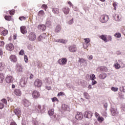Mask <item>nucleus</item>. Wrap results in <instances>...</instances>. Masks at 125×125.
Instances as JSON below:
<instances>
[{"mask_svg": "<svg viewBox=\"0 0 125 125\" xmlns=\"http://www.w3.org/2000/svg\"><path fill=\"white\" fill-rule=\"evenodd\" d=\"M99 77L101 80H104V79H105V78L107 77V74L105 73L101 74Z\"/></svg>", "mask_w": 125, "mask_h": 125, "instance_id": "obj_28", "label": "nucleus"}, {"mask_svg": "<svg viewBox=\"0 0 125 125\" xmlns=\"http://www.w3.org/2000/svg\"><path fill=\"white\" fill-rule=\"evenodd\" d=\"M27 80H28V78H22L21 80L20 83L21 86L24 87L25 86V85H26L27 83Z\"/></svg>", "mask_w": 125, "mask_h": 125, "instance_id": "obj_13", "label": "nucleus"}, {"mask_svg": "<svg viewBox=\"0 0 125 125\" xmlns=\"http://www.w3.org/2000/svg\"><path fill=\"white\" fill-rule=\"evenodd\" d=\"M20 55H24L25 54V53L24 52V50H21L20 52H19Z\"/></svg>", "mask_w": 125, "mask_h": 125, "instance_id": "obj_54", "label": "nucleus"}, {"mask_svg": "<svg viewBox=\"0 0 125 125\" xmlns=\"http://www.w3.org/2000/svg\"><path fill=\"white\" fill-rule=\"evenodd\" d=\"M24 59L25 63H28V57H27V55H25L24 56Z\"/></svg>", "mask_w": 125, "mask_h": 125, "instance_id": "obj_51", "label": "nucleus"}, {"mask_svg": "<svg viewBox=\"0 0 125 125\" xmlns=\"http://www.w3.org/2000/svg\"><path fill=\"white\" fill-rule=\"evenodd\" d=\"M19 19L21 21H23V20L25 21L26 20V17L24 16L20 17Z\"/></svg>", "mask_w": 125, "mask_h": 125, "instance_id": "obj_44", "label": "nucleus"}, {"mask_svg": "<svg viewBox=\"0 0 125 125\" xmlns=\"http://www.w3.org/2000/svg\"><path fill=\"white\" fill-rule=\"evenodd\" d=\"M3 54V51H2V48L0 47V55H2Z\"/></svg>", "mask_w": 125, "mask_h": 125, "instance_id": "obj_59", "label": "nucleus"}, {"mask_svg": "<svg viewBox=\"0 0 125 125\" xmlns=\"http://www.w3.org/2000/svg\"><path fill=\"white\" fill-rule=\"evenodd\" d=\"M38 28L39 29V30H41L42 31V32H43L46 29V26H45L44 24H40L38 25Z\"/></svg>", "mask_w": 125, "mask_h": 125, "instance_id": "obj_17", "label": "nucleus"}, {"mask_svg": "<svg viewBox=\"0 0 125 125\" xmlns=\"http://www.w3.org/2000/svg\"><path fill=\"white\" fill-rule=\"evenodd\" d=\"M108 107V104L105 103L104 104V108L105 111H107V107Z\"/></svg>", "mask_w": 125, "mask_h": 125, "instance_id": "obj_56", "label": "nucleus"}, {"mask_svg": "<svg viewBox=\"0 0 125 125\" xmlns=\"http://www.w3.org/2000/svg\"><path fill=\"white\" fill-rule=\"evenodd\" d=\"M83 117V116L82 112H77V115L75 116V119L78 121H81V120H82Z\"/></svg>", "mask_w": 125, "mask_h": 125, "instance_id": "obj_10", "label": "nucleus"}, {"mask_svg": "<svg viewBox=\"0 0 125 125\" xmlns=\"http://www.w3.org/2000/svg\"><path fill=\"white\" fill-rule=\"evenodd\" d=\"M48 113L50 117H51V116H53V114H54V109H51L49 110L48 111Z\"/></svg>", "mask_w": 125, "mask_h": 125, "instance_id": "obj_29", "label": "nucleus"}, {"mask_svg": "<svg viewBox=\"0 0 125 125\" xmlns=\"http://www.w3.org/2000/svg\"><path fill=\"white\" fill-rule=\"evenodd\" d=\"M8 34V31L7 30H4L1 32V36H6Z\"/></svg>", "mask_w": 125, "mask_h": 125, "instance_id": "obj_33", "label": "nucleus"}, {"mask_svg": "<svg viewBox=\"0 0 125 125\" xmlns=\"http://www.w3.org/2000/svg\"><path fill=\"white\" fill-rule=\"evenodd\" d=\"M11 16H5L4 18L7 21H10L11 20Z\"/></svg>", "mask_w": 125, "mask_h": 125, "instance_id": "obj_36", "label": "nucleus"}, {"mask_svg": "<svg viewBox=\"0 0 125 125\" xmlns=\"http://www.w3.org/2000/svg\"><path fill=\"white\" fill-rule=\"evenodd\" d=\"M51 25V21H48L46 22V26L47 27H50V25Z\"/></svg>", "mask_w": 125, "mask_h": 125, "instance_id": "obj_41", "label": "nucleus"}, {"mask_svg": "<svg viewBox=\"0 0 125 125\" xmlns=\"http://www.w3.org/2000/svg\"><path fill=\"white\" fill-rule=\"evenodd\" d=\"M5 48L6 50L8 51H12V50H14V45L12 43H10L6 45Z\"/></svg>", "mask_w": 125, "mask_h": 125, "instance_id": "obj_4", "label": "nucleus"}, {"mask_svg": "<svg viewBox=\"0 0 125 125\" xmlns=\"http://www.w3.org/2000/svg\"><path fill=\"white\" fill-rule=\"evenodd\" d=\"M52 101L53 102H54V101H58V102L59 101H58V98H57L56 97H54V98H52Z\"/></svg>", "mask_w": 125, "mask_h": 125, "instance_id": "obj_58", "label": "nucleus"}, {"mask_svg": "<svg viewBox=\"0 0 125 125\" xmlns=\"http://www.w3.org/2000/svg\"><path fill=\"white\" fill-rule=\"evenodd\" d=\"M21 32V34L25 35V34H27V27L25 26H22L20 27Z\"/></svg>", "mask_w": 125, "mask_h": 125, "instance_id": "obj_15", "label": "nucleus"}, {"mask_svg": "<svg viewBox=\"0 0 125 125\" xmlns=\"http://www.w3.org/2000/svg\"><path fill=\"white\" fill-rule=\"evenodd\" d=\"M62 109L63 111H69V110H70V108H69V106L65 104L62 105Z\"/></svg>", "mask_w": 125, "mask_h": 125, "instance_id": "obj_21", "label": "nucleus"}, {"mask_svg": "<svg viewBox=\"0 0 125 125\" xmlns=\"http://www.w3.org/2000/svg\"><path fill=\"white\" fill-rule=\"evenodd\" d=\"M98 121L99 122H103L104 121V118H103L102 117H99L98 118Z\"/></svg>", "mask_w": 125, "mask_h": 125, "instance_id": "obj_45", "label": "nucleus"}, {"mask_svg": "<svg viewBox=\"0 0 125 125\" xmlns=\"http://www.w3.org/2000/svg\"><path fill=\"white\" fill-rule=\"evenodd\" d=\"M9 13L10 15H14V14L15 13V10H12L9 11Z\"/></svg>", "mask_w": 125, "mask_h": 125, "instance_id": "obj_47", "label": "nucleus"}, {"mask_svg": "<svg viewBox=\"0 0 125 125\" xmlns=\"http://www.w3.org/2000/svg\"><path fill=\"white\" fill-rule=\"evenodd\" d=\"M52 10L54 14H58V13H59V9H58V8H53Z\"/></svg>", "mask_w": 125, "mask_h": 125, "instance_id": "obj_27", "label": "nucleus"}, {"mask_svg": "<svg viewBox=\"0 0 125 125\" xmlns=\"http://www.w3.org/2000/svg\"><path fill=\"white\" fill-rule=\"evenodd\" d=\"M74 23V18H72L71 20L68 21L69 25H72Z\"/></svg>", "mask_w": 125, "mask_h": 125, "instance_id": "obj_53", "label": "nucleus"}, {"mask_svg": "<svg viewBox=\"0 0 125 125\" xmlns=\"http://www.w3.org/2000/svg\"><path fill=\"white\" fill-rule=\"evenodd\" d=\"M79 62L80 63H81V64L83 63H84V62H85V60H84L83 58L79 59Z\"/></svg>", "mask_w": 125, "mask_h": 125, "instance_id": "obj_42", "label": "nucleus"}, {"mask_svg": "<svg viewBox=\"0 0 125 125\" xmlns=\"http://www.w3.org/2000/svg\"><path fill=\"white\" fill-rule=\"evenodd\" d=\"M15 94L17 96H21V94H22V92L21 90L19 89H16L15 90Z\"/></svg>", "mask_w": 125, "mask_h": 125, "instance_id": "obj_22", "label": "nucleus"}, {"mask_svg": "<svg viewBox=\"0 0 125 125\" xmlns=\"http://www.w3.org/2000/svg\"><path fill=\"white\" fill-rule=\"evenodd\" d=\"M83 46L84 48L86 49L87 48V47H88V46H89V44H87L86 43H84V44H83Z\"/></svg>", "mask_w": 125, "mask_h": 125, "instance_id": "obj_46", "label": "nucleus"}, {"mask_svg": "<svg viewBox=\"0 0 125 125\" xmlns=\"http://www.w3.org/2000/svg\"><path fill=\"white\" fill-rule=\"evenodd\" d=\"M44 11L43 10H41L38 13L39 16H40L41 17H42V16H44Z\"/></svg>", "mask_w": 125, "mask_h": 125, "instance_id": "obj_32", "label": "nucleus"}, {"mask_svg": "<svg viewBox=\"0 0 125 125\" xmlns=\"http://www.w3.org/2000/svg\"><path fill=\"white\" fill-rule=\"evenodd\" d=\"M83 95H84V98H86V99H89L90 98V96H89L88 93H87L86 92H84L83 93Z\"/></svg>", "mask_w": 125, "mask_h": 125, "instance_id": "obj_35", "label": "nucleus"}, {"mask_svg": "<svg viewBox=\"0 0 125 125\" xmlns=\"http://www.w3.org/2000/svg\"><path fill=\"white\" fill-rule=\"evenodd\" d=\"M46 38V34H42L38 38V40L39 42H42V41H43V40H45Z\"/></svg>", "mask_w": 125, "mask_h": 125, "instance_id": "obj_14", "label": "nucleus"}, {"mask_svg": "<svg viewBox=\"0 0 125 125\" xmlns=\"http://www.w3.org/2000/svg\"><path fill=\"white\" fill-rule=\"evenodd\" d=\"M84 41H85V43L89 44L90 42V39L89 38H85L84 39Z\"/></svg>", "mask_w": 125, "mask_h": 125, "instance_id": "obj_39", "label": "nucleus"}, {"mask_svg": "<svg viewBox=\"0 0 125 125\" xmlns=\"http://www.w3.org/2000/svg\"><path fill=\"white\" fill-rule=\"evenodd\" d=\"M67 42L68 41L63 39H59L57 40V42H61L62 43H63L64 44L67 43Z\"/></svg>", "mask_w": 125, "mask_h": 125, "instance_id": "obj_26", "label": "nucleus"}, {"mask_svg": "<svg viewBox=\"0 0 125 125\" xmlns=\"http://www.w3.org/2000/svg\"><path fill=\"white\" fill-rule=\"evenodd\" d=\"M95 79H96L95 77V75L92 74V75L90 76V80H91V81H94Z\"/></svg>", "mask_w": 125, "mask_h": 125, "instance_id": "obj_37", "label": "nucleus"}, {"mask_svg": "<svg viewBox=\"0 0 125 125\" xmlns=\"http://www.w3.org/2000/svg\"><path fill=\"white\" fill-rule=\"evenodd\" d=\"M36 109L37 110L38 113H43L45 111V107L44 105H43L42 107L41 105H38L36 106Z\"/></svg>", "mask_w": 125, "mask_h": 125, "instance_id": "obj_2", "label": "nucleus"}, {"mask_svg": "<svg viewBox=\"0 0 125 125\" xmlns=\"http://www.w3.org/2000/svg\"><path fill=\"white\" fill-rule=\"evenodd\" d=\"M28 39L29 41H31V42L36 41V39H37L36 34L34 32H31L28 36Z\"/></svg>", "mask_w": 125, "mask_h": 125, "instance_id": "obj_3", "label": "nucleus"}, {"mask_svg": "<svg viewBox=\"0 0 125 125\" xmlns=\"http://www.w3.org/2000/svg\"><path fill=\"white\" fill-rule=\"evenodd\" d=\"M113 7H114V10H116L117 9V3L114 2L113 3Z\"/></svg>", "mask_w": 125, "mask_h": 125, "instance_id": "obj_55", "label": "nucleus"}, {"mask_svg": "<svg viewBox=\"0 0 125 125\" xmlns=\"http://www.w3.org/2000/svg\"><path fill=\"white\" fill-rule=\"evenodd\" d=\"M62 30V26L60 24L57 25L55 29V33H60L61 31Z\"/></svg>", "mask_w": 125, "mask_h": 125, "instance_id": "obj_16", "label": "nucleus"}, {"mask_svg": "<svg viewBox=\"0 0 125 125\" xmlns=\"http://www.w3.org/2000/svg\"><path fill=\"white\" fill-rule=\"evenodd\" d=\"M63 95H65V93L63 92H61L58 94V96H63Z\"/></svg>", "mask_w": 125, "mask_h": 125, "instance_id": "obj_52", "label": "nucleus"}, {"mask_svg": "<svg viewBox=\"0 0 125 125\" xmlns=\"http://www.w3.org/2000/svg\"><path fill=\"white\" fill-rule=\"evenodd\" d=\"M4 70V64L2 62H0V72H2Z\"/></svg>", "mask_w": 125, "mask_h": 125, "instance_id": "obj_31", "label": "nucleus"}, {"mask_svg": "<svg viewBox=\"0 0 125 125\" xmlns=\"http://www.w3.org/2000/svg\"><path fill=\"white\" fill-rule=\"evenodd\" d=\"M23 105L25 107H29V106H30V105H31V104L30 103V102H28V100L24 99V100H23Z\"/></svg>", "mask_w": 125, "mask_h": 125, "instance_id": "obj_24", "label": "nucleus"}, {"mask_svg": "<svg viewBox=\"0 0 125 125\" xmlns=\"http://www.w3.org/2000/svg\"><path fill=\"white\" fill-rule=\"evenodd\" d=\"M3 108H4V104L2 103H0V109L1 110V109H3Z\"/></svg>", "mask_w": 125, "mask_h": 125, "instance_id": "obj_50", "label": "nucleus"}, {"mask_svg": "<svg viewBox=\"0 0 125 125\" xmlns=\"http://www.w3.org/2000/svg\"><path fill=\"white\" fill-rule=\"evenodd\" d=\"M10 61L13 63L17 62V57L15 55H11L9 57Z\"/></svg>", "mask_w": 125, "mask_h": 125, "instance_id": "obj_12", "label": "nucleus"}, {"mask_svg": "<svg viewBox=\"0 0 125 125\" xmlns=\"http://www.w3.org/2000/svg\"><path fill=\"white\" fill-rule=\"evenodd\" d=\"M105 69H106V67H102L100 68V70L102 71V72H104V71H105Z\"/></svg>", "mask_w": 125, "mask_h": 125, "instance_id": "obj_63", "label": "nucleus"}, {"mask_svg": "<svg viewBox=\"0 0 125 125\" xmlns=\"http://www.w3.org/2000/svg\"><path fill=\"white\" fill-rule=\"evenodd\" d=\"M115 37H116V38H121V33H117L114 35Z\"/></svg>", "mask_w": 125, "mask_h": 125, "instance_id": "obj_48", "label": "nucleus"}, {"mask_svg": "<svg viewBox=\"0 0 125 125\" xmlns=\"http://www.w3.org/2000/svg\"><path fill=\"white\" fill-rule=\"evenodd\" d=\"M17 70L18 72L19 73H22L23 70V68L22 67V65L21 64H18L17 66Z\"/></svg>", "mask_w": 125, "mask_h": 125, "instance_id": "obj_23", "label": "nucleus"}, {"mask_svg": "<svg viewBox=\"0 0 125 125\" xmlns=\"http://www.w3.org/2000/svg\"><path fill=\"white\" fill-rule=\"evenodd\" d=\"M32 124L33 125H39V122L36 120H33Z\"/></svg>", "mask_w": 125, "mask_h": 125, "instance_id": "obj_43", "label": "nucleus"}, {"mask_svg": "<svg viewBox=\"0 0 125 125\" xmlns=\"http://www.w3.org/2000/svg\"><path fill=\"white\" fill-rule=\"evenodd\" d=\"M92 85H94V84H96V83H97V82H96V81L95 80H93L92 81Z\"/></svg>", "mask_w": 125, "mask_h": 125, "instance_id": "obj_60", "label": "nucleus"}, {"mask_svg": "<svg viewBox=\"0 0 125 125\" xmlns=\"http://www.w3.org/2000/svg\"><path fill=\"white\" fill-rule=\"evenodd\" d=\"M42 8L45 9V10H46V9H47V6L45 4H43L42 6Z\"/></svg>", "mask_w": 125, "mask_h": 125, "instance_id": "obj_57", "label": "nucleus"}, {"mask_svg": "<svg viewBox=\"0 0 125 125\" xmlns=\"http://www.w3.org/2000/svg\"><path fill=\"white\" fill-rule=\"evenodd\" d=\"M102 115L103 117H106V116H107V112H106V111H104L102 113Z\"/></svg>", "mask_w": 125, "mask_h": 125, "instance_id": "obj_64", "label": "nucleus"}, {"mask_svg": "<svg viewBox=\"0 0 125 125\" xmlns=\"http://www.w3.org/2000/svg\"><path fill=\"white\" fill-rule=\"evenodd\" d=\"M111 113L112 116H117L118 115V111H117V109L116 108H111L110 109Z\"/></svg>", "mask_w": 125, "mask_h": 125, "instance_id": "obj_18", "label": "nucleus"}, {"mask_svg": "<svg viewBox=\"0 0 125 125\" xmlns=\"http://www.w3.org/2000/svg\"><path fill=\"white\" fill-rule=\"evenodd\" d=\"M62 11L66 15H68L70 12V8L68 7H65L62 9Z\"/></svg>", "mask_w": 125, "mask_h": 125, "instance_id": "obj_19", "label": "nucleus"}, {"mask_svg": "<svg viewBox=\"0 0 125 125\" xmlns=\"http://www.w3.org/2000/svg\"><path fill=\"white\" fill-rule=\"evenodd\" d=\"M3 81H4V75H3V73H0V83H2Z\"/></svg>", "mask_w": 125, "mask_h": 125, "instance_id": "obj_25", "label": "nucleus"}, {"mask_svg": "<svg viewBox=\"0 0 125 125\" xmlns=\"http://www.w3.org/2000/svg\"><path fill=\"white\" fill-rule=\"evenodd\" d=\"M14 113L18 116V117H19L20 115H21V109L20 108H17L14 110Z\"/></svg>", "mask_w": 125, "mask_h": 125, "instance_id": "obj_20", "label": "nucleus"}, {"mask_svg": "<svg viewBox=\"0 0 125 125\" xmlns=\"http://www.w3.org/2000/svg\"><path fill=\"white\" fill-rule=\"evenodd\" d=\"M14 80L13 77L10 75H7L5 79L6 82L7 83H13Z\"/></svg>", "mask_w": 125, "mask_h": 125, "instance_id": "obj_9", "label": "nucleus"}, {"mask_svg": "<svg viewBox=\"0 0 125 125\" xmlns=\"http://www.w3.org/2000/svg\"><path fill=\"white\" fill-rule=\"evenodd\" d=\"M84 118H87V119H91L92 117V112L91 111H87L84 113Z\"/></svg>", "mask_w": 125, "mask_h": 125, "instance_id": "obj_7", "label": "nucleus"}, {"mask_svg": "<svg viewBox=\"0 0 125 125\" xmlns=\"http://www.w3.org/2000/svg\"><path fill=\"white\" fill-rule=\"evenodd\" d=\"M114 18L116 21H120V20H121V17H120V16L118 14H116L114 16Z\"/></svg>", "mask_w": 125, "mask_h": 125, "instance_id": "obj_30", "label": "nucleus"}, {"mask_svg": "<svg viewBox=\"0 0 125 125\" xmlns=\"http://www.w3.org/2000/svg\"><path fill=\"white\" fill-rule=\"evenodd\" d=\"M100 38H101V39H102V40H103V41H104V42H108L107 41V38H106L105 36H104L103 35L102 36H100Z\"/></svg>", "mask_w": 125, "mask_h": 125, "instance_id": "obj_34", "label": "nucleus"}, {"mask_svg": "<svg viewBox=\"0 0 125 125\" xmlns=\"http://www.w3.org/2000/svg\"><path fill=\"white\" fill-rule=\"evenodd\" d=\"M58 62L60 65H66L67 64V59L66 58H63L62 59L59 60Z\"/></svg>", "mask_w": 125, "mask_h": 125, "instance_id": "obj_5", "label": "nucleus"}, {"mask_svg": "<svg viewBox=\"0 0 125 125\" xmlns=\"http://www.w3.org/2000/svg\"><path fill=\"white\" fill-rule=\"evenodd\" d=\"M34 84L37 87H41L42 84V81L40 79H36L34 82Z\"/></svg>", "mask_w": 125, "mask_h": 125, "instance_id": "obj_6", "label": "nucleus"}, {"mask_svg": "<svg viewBox=\"0 0 125 125\" xmlns=\"http://www.w3.org/2000/svg\"><path fill=\"white\" fill-rule=\"evenodd\" d=\"M68 49L70 52H76L77 51V46L76 45H71L69 47Z\"/></svg>", "mask_w": 125, "mask_h": 125, "instance_id": "obj_11", "label": "nucleus"}, {"mask_svg": "<svg viewBox=\"0 0 125 125\" xmlns=\"http://www.w3.org/2000/svg\"><path fill=\"white\" fill-rule=\"evenodd\" d=\"M1 102H2L3 104H5L6 105L7 104V101L5 99H2L1 100Z\"/></svg>", "mask_w": 125, "mask_h": 125, "instance_id": "obj_40", "label": "nucleus"}, {"mask_svg": "<svg viewBox=\"0 0 125 125\" xmlns=\"http://www.w3.org/2000/svg\"><path fill=\"white\" fill-rule=\"evenodd\" d=\"M4 45V42L3 41L0 42V46H3Z\"/></svg>", "mask_w": 125, "mask_h": 125, "instance_id": "obj_62", "label": "nucleus"}, {"mask_svg": "<svg viewBox=\"0 0 125 125\" xmlns=\"http://www.w3.org/2000/svg\"><path fill=\"white\" fill-rule=\"evenodd\" d=\"M118 89V87H111V90H112V91H114V92L117 91Z\"/></svg>", "mask_w": 125, "mask_h": 125, "instance_id": "obj_49", "label": "nucleus"}, {"mask_svg": "<svg viewBox=\"0 0 125 125\" xmlns=\"http://www.w3.org/2000/svg\"><path fill=\"white\" fill-rule=\"evenodd\" d=\"M109 20V17L106 15H103L100 18V21L101 23H106Z\"/></svg>", "mask_w": 125, "mask_h": 125, "instance_id": "obj_1", "label": "nucleus"}, {"mask_svg": "<svg viewBox=\"0 0 125 125\" xmlns=\"http://www.w3.org/2000/svg\"><path fill=\"white\" fill-rule=\"evenodd\" d=\"M87 58L88 59H89V60H92V58H93V57L92 56V55L88 56Z\"/></svg>", "mask_w": 125, "mask_h": 125, "instance_id": "obj_61", "label": "nucleus"}, {"mask_svg": "<svg viewBox=\"0 0 125 125\" xmlns=\"http://www.w3.org/2000/svg\"><path fill=\"white\" fill-rule=\"evenodd\" d=\"M114 66H115V68L116 69H120V68H121V65H120V64L117 63H115L114 64Z\"/></svg>", "mask_w": 125, "mask_h": 125, "instance_id": "obj_38", "label": "nucleus"}, {"mask_svg": "<svg viewBox=\"0 0 125 125\" xmlns=\"http://www.w3.org/2000/svg\"><path fill=\"white\" fill-rule=\"evenodd\" d=\"M32 96L33 98H35V99H37V98H39L40 96H41V94H40V92L39 91L34 90L32 93Z\"/></svg>", "mask_w": 125, "mask_h": 125, "instance_id": "obj_8", "label": "nucleus"}]
</instances>
